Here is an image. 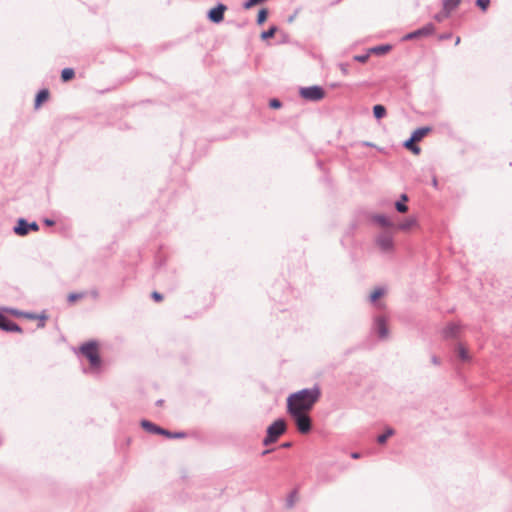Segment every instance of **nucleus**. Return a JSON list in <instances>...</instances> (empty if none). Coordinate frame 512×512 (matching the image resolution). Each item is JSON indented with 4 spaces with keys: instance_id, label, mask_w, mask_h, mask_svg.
Instances as JSON below:
<instances>
[{
    "instance_id": "1",
    "label": "nucleus",
    "mask_w": 512,
    "mask_h": 512,
    "mask_svg": "<svg viewBox=\"0 0 512 512\" xmlns=\"http://www.w3.org/2000/svg\"><path fill=\"white\" fill-rule=\"evenodd\" d=\"M321 397V389L318 385L312 388H304L290 394L287 398V411L310 412Z\"/></svg>"
},
{
    "instance_id": "2",
    "label": "nucleus",
    "mask_w": 512,
    "mask_h": 512,
    "mask_svg": "<svg viewBox=\"0 0 512 512\" xmlns=\"http://www.w3.org/2000/svg\"><path fill=\"white\" fill-rule=\"evenodd\" d=\"M290 418L293 420L297 431L300 434L306 435L312 431V418L310 412L302 411H287Z\"/></svg>"
},
{
    "instance_id": "3",
    "label": "nucleus",
    "mask_w": 512,
    "mask_h": 512,
    "mask_svg": "<svg viewBox=\"0 0 512 512\" xmlns=\"http://www.w3.org/2000/svg\"><path fill=\"white\" fill-rule=\"evenodd\" d=\"M287 425L283 418H278L266 430V436L263 439V445L268 446L275 443L278 438L286 432Z\"/></svg>"
},
{
    "instance_id": "4",
    "label": "nucleus",
    "mask_w": 512,
    "mask_h": 512,
    "mask_svg": "<svg viewBox=\"0 0 512 512\" xmlns=\"http://www.w3.org/2000/svg\"><path fill=\"white\" fill-rule=\"evenodd\" d=\"M80 352L84 355L91 367L97 368L101 364V357L98 352V343L95 340L88 341L81 345Z\"/></svg>"
},
{
    "instance_id": "5",
    "label": "nucleus",
    "mask_w": 512,
    "mask_h": 512,
    "mask_svg": "<svg viewBox=\"0 0 512 512\" xmlns=\"http://www.w3.org/2000/svg\"><path fill=\"white\" fill-rule=\"evenodd\" d=\"M300 96L312 102H317L325 97V90L321 86L313 85L308 87H301L299 90Z\"/></svg>"
},
{
    "instance_id": "6",
    "label": "nucleus",
    "mask_w": 512,
    "mask_h": 512,
    "mask_svg": "<svg viewBox=\"0 0 512 512\" xmlns=\"http://www.w3.org/2000/svg\"><path fill=\"white\" fill-rule=\"evenodd\" d=\"M375 244L383 253L392 252L394 250V237L392 232L383 231L379 233L375 238Z\"/></svg>"
},
{
    "instance_id": "7",
    "label": "nucleus",
    "mask_w": 512,
    "mask_h": 512,
    "mask_svg": "<svg viewBox=\"0 0 512 512\" xmlns=\"http://www.w3.org/2000/svg\"><path fill=\"white\" fill-rule=\"evenodd\" d=\"M39 225L36 221L28 222L25 218H19L13 231L16 235L26 236L31 231H38Z\"/></svg>"
},
{
    "instance_id": "8",
    "label": "nucleus",
    "mask_w": 512,
    "mask_h": 512,
    "mask_svg": "<svg viewBox=\"0 0 512 512\" xmlns=\"http://www.w3.org/2000/svg\"><path fill=\"white\" fill-rule=\"evenodd\" d=\"M434 32H435V25L430 22V23L425 24L424 26H422L419 29H416L412 32L407 33L403 37V40L408 41V40H414V39H419V38H423V37H428V36L433 35Z\"/></svg>"
},
{
    "instance_id": "9",
    "label": "nucleus",
    "mask_w": 512,
    "mask_h": 512,
    "mask_svg": "<svg viewBox=\"0 0 512 512\" xmlns=\"http://www.w3.org/2000/svg\"><path fill=\"white\" fill-rule=\"evenodd\" d=\"M372 332L378 335L380 340H385L389 336V328L387 325V321L383 316H376L373 321V325L371 328Z\"/></svg>"
},
{
    "instance_id": "10",
    "label": "nucleus",
    "mask_w": 512,
    "mask_h": 512,
    "mask_svg": "<svg viewBox=\"0 0 512 512\" xmlns=\"http://www.w3.org/2000/svg\"><path fill=\"white\" fill-rule=\"evenodd\" d=\"M227 7L226 5L222 3H218L215 7L211 8L207 13V18L212 23H220L224 19V13L226 11Z\"/></svg>"
},
{
    "instance_id": "11",
    "label": "nucleus",
    "mask_w": 512,
    "mask_h": 512,
    "mask_svg": "<svg viewBox=\"0 0 512 512\" xmlns=\"http://www.w3.org/2000/svg\"><path fill=\"white\" fill-rule=\"evenodd\" d=\"M369 219L371 220V222H373L383 228L395 227V225L391 221V219L384 214H371Z\"/></svg>"
},
{
    "instance_id": "12",
    "label": "nucleus",
    "mask_w": 512,
    "mask_h": 512,
    "mask_svg": "<svg viewBox=\"0 0 512 512\" xmlns=\"http://www.w3.org/2000/svg\"><path fill=\"white\" fill-rule=\"evenodd\" d=\"M460 331V326L456 323L450 322L443 329V337L445 339H455L458 337Z\"/></svg>"
},
{
    "instance_id": "13",
    "label": "nucleus",
    "mask_w": 512,
    "mask_h": 512,
    "mask_svg": "<svg viewBox=\"0 0 512 512\" xmlns=\"http://www.w3.org/2000/svg\"><path fill=\"white\" fill-rule=\"evenodd\" d=\"M140 424L141 427L149 433L161 435L163 432L162 427L156 425L155 423L149 420L143 419Z\"/></svg>"
},
{
    "instance_id": "14",
    "label": "nucleus",
    "mask_w": 512,
    "mask_h": 512,
    "mask_svg": "<svg viewBox=\"0 0 512 512\" xmlns=\"http://www.w3.org/2000/svg\"><path fill=\"white\" fill-rule=\"evenodd\" d=\"M432 130L431 127L429 126H423V127H419L417 128L416 130H414L411 134V138L412 140H414L415 142H419L421 141L430 131Z\"/></svg>"
},
{
    "instance_id": "15",
    "label": "nucleus",
    "mask_w": 512,
    "mask_h": 512,
    "mask_svg": "<svg viewBox=\"0 0 512 512\" xmlns=\"http://www.w3.org/2000/svg\"><path fill=\"white\" fill-rule=\"evenodd\" d=\"M461 3V0H443L442 9L445 12V16H449Z\"/></svg>"
},
{
    "instance_id": "16",
    "label": "nucleus",
    "mask_w": 512,
    "mask_h": 512,
    "mask_svg": "<svg viewBox=\"0 0 512 512\" xmlns=\"http://www.w3.org/2000/svg\"><path fill=\"white\" fill-rule=\"evenodd\" d=\"M409 201V197L407 194L403 193L400 195V199L395 202V209L399 213H406L408 211L407 202Z\"/></svg>"
},
{
    "instance_id": "17",
    "label": "nucleus",
    "mask_w": 512,
    "mask_h": 512,
    "mask_svg": "<svg viewBox=\"0 0 512 512\" xmlns=\"http://www.w3.org/2000/svg\"><path fill=\"white\" fill-rule=\"evenodd\" d=\"M49 98V90L41 89L35 96V108H39Z\"/></svg>"
},
{
    "instance_id": "18",
    "label": "nucleus",
    "mask_w": 512,
    "mask_h": 512,
    "mask_svg": "<svg viewBox=\"0 0 512 512\" xmlns=\"http://www.w3.org/2000/svg\"><path fill=\"white\" fill-rule=\"evenodd\" d=\"M416 224H417L416 218L415 217H409L405 221H403L400 224H398L397 226H395L394 228H396V229H398L400 231H408L412 227L416 226Z\"/></svg>"
},
{
    "instance_id": "19",
    "label": "nucleus",
    "mask_w": 512,
    "mask_h": 512,
    "mask_svg": "<svg viewBox=\"0 0 512 512\" xmlns=\"http://www.w3.org/2000/svg\"><path fill=\"white\" fill-rule=\"evenodd\" d=\"M403 146L415 155H419L421 152V148L416 144L414 140H412L411 137L404 141Z\"/></svg>"
},
{
    "instance_id": "20",
    "label": "nucleus",
    "mask_w": 512,
    "mask_h": 512,
    "mask_svg": "<svg viewBox=\"0 0 512 512\" xmlns=\"http://www.w3.org/2000/svg\"><path fill=\"white\" fill-rule=\"evenodd\" d=\"M456 352L461 361H463V362L470 361L471 357L469 355V352L462 344L457 345Z\"/></svg>"
},
{
    "instance_id": "21",
    "label": "nucleus",
    "mask_w": 512,
    "mask_h": 512,
    "mask_svg": "<svg viewBox=\"0 0 512 512\" xmlns=\"http://www.w3.org/2000/svg\"><path fill=\"white\" fill-rule=\"evenodd\" d=\"M387 114V110L384 105L376 104L373 106V115L377 120L384 118Z\"/></svg>"
},
{
    "instance_id": "22",
    "label": "nucleus",
    "mask_w": 512,
    "mask_h": 512,
    "mask_svg": "<svg viewBox=\"0 0 512 512\" xmlns=\"http://www.w3.org/2000/svg\"><path fill=\"white\" fill-rule=\"evenodd\" d=\"M392 49V46L389 44L378 45L370 49V52L376 55H384Z\"/></svg>"
},
{
    "instance_id": "23",
    "label": "nucleus",
    "mask_w": 512,
    "mask_h": 512,
    "mask_svg": "<svg viewBox=\"0 0 512 512\" xmlns=\"http://www.w3.org/2000/svg\"><path fill=\"white\" fill-rule=\"evenodd\" d=\"M162 436L169 438V439H180L186 437L185 432H172L170 430H167L163 428V432L161 434Z\"/></svg>"
},
{
    "instance_id": "24",
    "label": "nucleus",
    "mask_w": 512,
    "mask_h": 512,
    "mask_svg": "<svg viewBox=\"0 0 512 512\" xmlns=\"http://www.w3.org/2000/svg\"><path fill=\"white\" fill-rule=\"evenodd\" d=\"M13 322L8 316L0 312V329L7 332L10 324Z\"/></svg>"
},
{
    "instance_id": "25",
    "label": "nucleus",
    "mask_w": 512,
    "mask_h": 512,
    "mask_svg": "<svg viewBox=\"0 0 512 512\" xmlns=\"http://www.w3.org/2000/svg\"><path fill=\"white\" fill-rule=\"evenodd\" d=\"M395 433L394 429L393 428H387L386 431L383 433V434H380L378 437H377V442L379 444H385L388 440L389 437L393 436Z\"/></svg>"
},
{
    "instance_id": "26",
    "label": "nucleus",
    "mask_w": 512,
    "mask_h": 512,
    "mask_svg": "<svg viewBox=\"0 0 512 512\" xmlns=\"http://www.w3.org/2000/svg\"><path fill=\"white\" fill-rule=\"evenodd\" d=\"M75 77V71L73 68H64L61 71V79L63 82H68Z\"/></svg>"
},
{
    "instance_id": "27",
    "label": "nucleus",
    "mask_w": 512,
    "mask_h": 512,
    "mask_svg": "<svg viewBox=\"0 0 512 512\" xmlns=\"http://www.w3.org/2000/svg\"><path fill=\"white\" fill-rule=\"evenodd\" d=\"M269 11L266 8H261L258 11L256 22L258 25H262L267 20Z\"/></svg>"
},
{
    "instance_id": "28",
    "label": "nucleus",
    "mask_w": 512,
    "mask_h": 512,
    "mask_svg": "<svg viewBox=\"0 0 512 512\" xmlns=\"http://www.w3.org/2000/svg\"><path fill=\"white\" fill-rule=\"evenodd\" d=\"M276 32H277V26L272 25L269 27V29H267L261 33V39L262 40L270 39V38L274 37Z\"/></svg>"
},
{
    "instance_id": "29",
    "label": "nucleus",
    "mask_w": 512,
    "mask_h": 512,
    "mask_svg": "<svg viewBox=\"0 0 512 512\" xmlns=\"http://www.w3.org/2000/svg\"><path fill=\"white\" fill-rule=\"evenodd\" d=\"M384 289L383 288H376L371 294H370V301L376 302L379 298H381L384 295Z\"/></svg>"
},
{
    "instance_id": "30",
    "label": "nucleus",
    "mask_w": 512,
    "mask_h": 512,
    "mask_svg": "<svg viewBox=\"0 0 512 512\" xmlns=\"http://www.w3.org/2000/svg\"><path fill=\"white\" fill-rule=\"evenodd\" d=\"M490 2V0H476L475 4L480 10L485 12L489 8Z\"/></svg>"
},
{
    "instance_id": "31",
    "label": "nucleus",
    "mask_w": 512,
    "mask_h": 512,
    "mask_svg": "<svg viewBox=\"0 0 512 512\" xmlns=\"http://www.w3.org/2000/svg\"><path fill=\"white\" fill-rule=\"evenodd\" d=\"M296 496H297V490H293L290 492V494L287 497V507H289V508L293 507V505L295 503Z\"/></svg>"
},
{
    "instance_id": "32",
    "label": "nucleus",
    "mask_w": 512,
    "mask_h": 512,
    "mask_svg": "<svg viewBox=\"0 0 512 512\" xmlns=\"http://www.w3.org/2000/svg\"><path fill=\"white\" fill-rule=\"evenodd\" d=\"M264 2V0H246L244 3H243V7L244 9H250L252 8L253 6L257 5V4H260Z\"/></svg>"
},
{
    "instance_id": "33",
    "label": "nucleus",
    "mask_w": 512,
    "mask_h": 512,
    "mask_svg": "<svg viewBox=\"0 0 512 512\" xmlns=\"http://www.w3.org/2000/svg\"><path fill=\"white\" fill-rule=\"evenodd\" d=\"M368 59H369V53L361 54V55H355L353 57L354 61H357V62H360V63H365V62H367Z\"/></svg>"
},
{
    "instance_id": "34",
    "label": "nucleus",
    "mask_w": 512,
    "mask_h": 512,
    "mask_svg": "<svg viewBox=\"0 0 512 512\" xmlns=\"http://www.w3.org/2000/svg\"><path fill=\"white\" fill-rule=\"evenodd\" d=\"M269 106L272 109H279L282 107V102L277 98H273L269 101Z\"/></svg>"
},
{
    "instance_id": "35",
    "label": "nucleus",
    "mask_w": 512,
    "mask_h": 512,
    "mask_svg": "<svg viewBox=\"0 0 512 512\" xmlns=\"http://www.w3.org/2000/svg\"><path fill=\"white\" fill-rule=\"evenodd\" d=\"M83 296H84L83 293H70L68 295V301L72 303V302H75L76 300L82 298Z\"/></svg>"
},
{
    "instance_id": "36",
    "label": "nucleus",
    "mask_w": 512,
    "mask_h": 512,
    "mask_svg": "<svg viewBox=\"0 0 512 512\" xmlns=\"http://www.w3.org/2000/svg\"><path fill=\"white\" fill-rule=\"evenodd\" d=\"M7 332H17V333H21L22 332V328L16 323V322H12L10 324V327H9V330Z\"/></svg>"
},
{
    "instance_id": "37",
    "label": "nucleus",
    "mask_w": 512,
    "mask_h": 512,
    "mask_svg": "<svg viewBox=\"0 0 512 512\" xmlns=\"http://www.w3.org/2000/svg\"><path fill=\"white\" fill-rule=\"evenodd\" d=\"M48 318V316L45 313H42L41 315H37V319L40 320L38 323V328H43L45 326V320Z\"/></svg>"
},
{
    "instance_id": "38",
    "label": "nucleus",
    "mask_w": 512,
    "mask_h": 512,
    "mask_svg": "<svg viewBox=\"0 0 512 512\" xmlns=\"http://www.w3.org/2000/svg\"><path fill=\"white\" fill-rule=\"evenodd\" d=\"M338 67L344 75L349 73L350 65L348 63H339Z\"/></svg>"
},
{
    "instance_id": "39",
    "label": "nucleus",
    "mask_w": 512,
    "mask_h": 512,
    "mask_svg": "<svg viewBox=\"0 0 512 512\" xmlns=\"http://www.w3.org/2000/svg\"><path fill=\"white\" fill-rule=\"evenodd\" d=\"M151 297L156 302H159L163 299V295L157 291L152 292Z\"/></svg>"
},
{
    "instance_id": "40",
    "label": "nucleus",
    "mask_w": 512,
    "mask_h": 512,
    "mask_svg": "<svg viewBox=\"0 0 512 512\" xmlns=\"http://www.w3.org/2000/svg\"><path fill=\"white\" fill-rule=\"evenodd\" d=\"M447 16H445V12H441V13H437L435 16H434V19L437 21V22H442Z\"/></svg>"
},
{
    "instance_id": "41",
    "label": "nucleus",
    "mask_w": 512,
    "mask_h": 512,
    "mask_svg": "<svg viewBox=\"0 0 512 512\" xmlns=\"http://www.w3.org/2000/svg\"><path fill=\"white\" fill-rule=\"evenodd\" d=\"M431 362H432L434 365H440V363H441V362H440V359H439L437 356H435V355H433V356L431 357Z\"/></svg>"
},
{
    "instance_id": "42",
    "label": "nucleus",
    "mask_w": 512,
    "mask_h": 512,
    "mask_svg": "<svg viewBox=\"0 0 512 512\" xmlns=\"http://www.w3.org/2000/svg\"><path fill=\"white\" fill-rule=\"evenodd\" d=\"M23 316H25L28 319H36L37 318V315L34 313H24L23 312Z\"/></svg>"
},
{
    "instance_id": "43",
    "label": "nucleus",
    "mask_w": 512,
    "mask_h": 512,
    "mask_svg": "<svg viewBox=\"0 0 512 512\" xmlns=\"http://www.w3.org/2000/svg\"><path fill=\"white\" fill-rule=\"evenodd\" d=\"M90 294L91 296L94 298V299H97L99 297V292L97 289H93L90 291Z\"/></svg>"
},
{
    "instance_id": "44",
    "label": "nucleus",
    "mask_w": 512,
    "mask_h": 512,
    "mask_svg": "<svg viewBox=\"0 0 512 512\" xmlns=\"http://www.w3.org/2000/svg\"><path fill=\"white\" fill-rule=\"evenodd\" d=\"M44 224L47 225V226H52V225L55 224V222L52 219H45L44 220Z\"/></svg>"
},
{
    "instance_id": "45",
    "label": "nucleus",
    "mask_w": 512,
    "mask_h": 512,
    "mask_svg": "<svg viewBox=\"0 0 512 512\" xmlns=\"http://www.w3.org/2000/svg\"><path fill=\"white\" fill-rule=\"evenodd\" d=\"M351 457L353 459H359L361 457V454L359 452H352Z\"/></svg>"
},
{
    "instance_id": "46",
    "label": "nucleus",
    "mask_w": 512,
    "mask_h": 512,
    "mask_svg": "<svg viewBox=\"0 0 512 512\" xmlns=\"http://www.w3.org/2000/svg\"><path fill=\"white\" fill-rule=\"evenodd\" d=\"M292 446V443L291 442H285V443H282L281 444V447L282 448H290Z\"/></svg>"
},
{
    "instance_id": "47",
    "label": "nucleus",
    "mask_w": 512,
    "mask_h": 512,
    "mask_svg": "<svg viewBox=\"0 0 512 512\" xmlns=\"http://www.w3.org/2000/svg\"><path fill=\"white\" fill-rule=\"evenodd\" d=\"M11 312L16 315V316H23V312L21 311H18V310H11Z\"/></svg>"
},
{
    "instance_id": "48",
    "label": "nucleus",
    "mask_w": 512,
    "mask_h": 512,
    "mask_svg": "<svg viewBox=\"0 0 512 512\" xmlns=\"http://www.w3.org/2000/svg\"><path fill=\"white\" fill-rule=\"evenodd\" d=\"M296 17V13L288 17V22L292 23Z\"/></svg>"
},
{
    "instance_id": "49",
    "label": "nucleus",
    "mask_w": 512,
    "mask_h": 512,
    "mask_svg": "<svg viewBox=\"0 0 512 512\" xmlns=\"http://www.w3.org/2000/svg\"><path fill=\"white\" fill-rule=\"evenodd\" d=\"M451 35L450 34H443L440 36V39H448Z\"/></svg>"
},
{
    "instance_id": "50",
    "label": "nucleus",
    "mask_w": 512,
    "mask_h": 512,
    "mask_svg": "<svg viewBox=\"0 0 512 512\" xmlns=\"http://www.w3.org/2000/svg\"><path fill=\"white\" fill-rule=\"evenodd\" d=\"M432 184H433L434 187H437L438 182H437L436 178H433Z\"/></svg>"
},
{
    "instance_id": "51",
    "label": "nucleus",
    "mask_w": 512,
    "mask_h": 512,
    "mask_svg": "<svg viewBox=\"0 0 512 512\" xmlns=\"http://www.w3.org/2000/svg\"><path fill=\"white\" fill-rule=\"evenodd\" d=\"M163 402H164V401H163L162 399H159V400H157V401H156V405L160 406V405H162V404H163Z\"/></svg>"
},
{
    "instance_id": "52",
    "label": "nucleus",
    "mask_w": 512,
    "mask_h": 512,
    "mask_svg": "<svg viewBox=\"0 0 512 512\" xmlns=\"http://www.w3.org/2000/svg\"><path fill=\"white\" fill-rule=\"evenodd\" d=\"M270 451H271V450H265V451H263V453H262V454H263V455H266V454L270 453Z\"/></svg>"
},
{
    "instance_id": "53",
    "label": "nucleus",
    "mask_w": 512,
    "mask_h": 512,
    "mask_svg": "<svg viewBox=\"0 0 512 512\" xmlns=\"http://www.w3.org/2000/svg\"><path fill=\"white\" fill-rule=\"evenodd\" d=\"M460 43V37H457L456 39V45Z\"/></svg>"
},
{
    "instance_id": "54",
    "label": "nucleus",
    "mask_w": 512,
    "mask_h": 512,
    "mask_svg": "<svg viewBox=\"0 0 512 512\" xmlns=\"http://www.w3.org/2000/svg\"><path fill=\"white\" fill-rule=\"evenodd\" d=\"M365 145H366V146H372V144H371V143H369V142H366V143H365Z\"/></svg>"
}]
</instances>
